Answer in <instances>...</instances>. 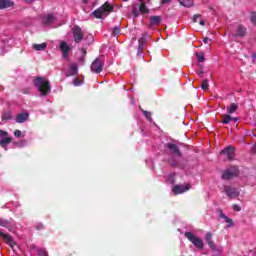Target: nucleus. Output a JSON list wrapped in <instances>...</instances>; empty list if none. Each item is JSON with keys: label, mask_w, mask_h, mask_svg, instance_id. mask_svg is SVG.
Instances as JSON below:
<instances>
[{"label": "nucleus", "mask_w": 256, "mask_h": 256, "mask_svg": "<svg viewBox=\"0 0 256 256\" xmlns=\"http://www.w3.org/2000/svg\"><path fill=\"white\" fill-rule=\"evenodd\" d=\"M11 120V112H4L2 114V121H9Z\"/></svg>", "instance_id": "cd10ccee"}, {"label": "nucleus", "mask_w": 256, "mask_h": 256, "mask_svg": "<svg viewBox=\"0 0 256 256\" xmlns=\"http://www.w3.org/2000/svg\"><path fill=\"white\" fill-rule=\"evenodd\" d=\"M15 137H21V130H16L14 132Z\"/></svg>", "instance_id": "ea45409f"}, {"label": "nucleus", "mask_w": 256, "mask_h": 256, "mask_svg": "<svg viewBox=\"0 0 256 256\" xmlns=\"http://www.w3.org/2000/svg\"><path fill=\"white\" fill-rule=\"evenodd\" d=\"M252 60H253V63H256V55L255 54L252 55Z\"/></svg>", "instance_id": "37998d69"}, {"label": "nucleus", "mask_w": 256, "mask_h": 256, "mask_svg": "<svg viewBox=\"0 0 256 256\" xmlns=\"http://www.w3.org/2000/svg\"><path fill=\"white\" fill-rule=\"evenodd\" d=\"M245 35V29L243 26H238L236 30V37H243Z\"/></svg>", "instance_id": "5701e85b"}, {"label": "nucleus", "mask_w": 256, "mask_h": 256, "mask_svg": "<svg viewBox=\"0 0 256 256\" xmlns=\"http://www.w3.org/2000/svg\"><path fill=\"white\" fill-rule=\"evenodd\" d=\"M9 134L3 130H0V137H2L3 139H5Z\"/></svg>", "instance_id": "c9c22d12"}, {"label": "nucleus", "mask_w": 256, "mask_h": 256, "mask_svg": "<svg viewBox=\"0 0 256 256\" xmlns=\"http://www.w3.org/2000/svg\"><path fill=\"white\" fill-rule=\"evenodd\" d=\"M60 51H62V56L64 57V59H67V57H69V52L71 51V47H69L68 44H66V42H60Z\"/></svg>", "instance_id": "9d476101"}, {"label": "nucleus", "mask_w": 256, "mask_h": 256, "mask_svg": "<svg viewBox=\"0 0 256 256\" xmlns=\"http://www.w3.org/2000/svg\"><path fill=\"white\" fill-rule=\"evenodd\" d=\"M203 42L205 43V45H211V43H213V41L211 39H209L208 37H205L203 39Z\"/></svg>", "instance_id": "f704fd0d"}, {"label": "nucleus", "mask_w": 256, "mask_h": 256, "mask_svg": "<svg viewBox=\"0 0 256 256\" xmlns=\"http://www.w3.org/2000/svg\"><path fill=\"white\" fill-rule=\"evenodd\" d=\"M237 175H239V169L235 166H232L222 173L221 178L225 181H229V179H233L234 177H237Z\"/></svg>", "instance_id": "7ed1b4c3"}, {"label": "nucleus", "mask_w": 256, "mask_h": 256, "mask_svg": "<svg viewBox=\"0 0 256 256\" xmlns=\"http://www.w3.org/2000/svg\"><path fill=\"white\" fill-rule=\"evenodd\" d=\"M140 1V3H143V0H139Z\"/></svg>", "instance_id": "09e8293b"}, {"label": "nucleus", "mask_w": 256, "mask_h": 256, "mask_svg": "<svg viewBox=\"0 0 256 256\" xmlns=\"http://www.w3.org/2000/svg\"><path fill=\"white\" fill-rule=\"evenodd\" d=\"M38 255L39 256H47V251L44 249H38Z\"/></svg>", "instance_id": "72a5a7b5"}, {"label": "nucleus", "mask_w": 256, "mask_h": 256, "mask_svg": "<svg viewBox=\"0 0 256 256\" xmlns=\"http://www.w3.org/2000/svg\"><path fill=\"white\" fill-rule=\"evenodd\" d=\"M252 153H256V143H255L254 146L252 147Z\"/></svg>", "instance_id": "79ce46f5"}, {"label": "nucleus", "mask_w": 256, "mask_h": 256, "mask_svg": "<svg viewBox=\"0 0 256 256\" xmlns=\"http://www.w3.org/2000/svg\"><path fill=\"white\" fill-rule=\"evenodd\" d=\"M0 237H2L5 243H7V245H9L10 247H13V245H15V241H13V238L11 237V235L5 234L0 231Z\"/></svg>", "instance_id": "f8f14e48"}, {"label": "nucleus", "mask_w": 256, "mask_h": 256, "mask_svg": "<svg viewBox=\"0 0 256 256\" xmlns=\"http://www.w3.org/2000/svg\"><path fill=\"white\" fill-rule=\"evenodd\" d=\"M83 53H84V55L87 53V51H85V49H83Z\"/></svg>", "instance_id": "de8ad7c7"}, {"label": "nucleus", "mask_w": 256, "mask_h": 256, "mask_svg": "<svg viewBox=\"0 0 256 256\" xmlns=\"http://www.w3.org/2000/svg\"><path fill=\"white\" fill-rule=\"evenodd\" d=\"M11 141H13V139L11 137L6 136V138L0 140V147L7 151V146L10 145Z\"/></svg>", "instance_id": "2eb2a0df"}, {"label": "nucleus", "mask_w": 256, "mask_h": 256, "mask_svg": "<svg viewBox=\"0 0 256 256\" xmlns=\"http://www.w3.org/2000/svg\"><path fill=\"white\" fill-rule=\"evenodd\" d=\"M78 67L77 64L70 65V75H77Z\"/></svg>", "instance_id": "bb28decb"}, {"label": "nucleus", "mask_w": 256, "mask_h": 256, "mask_svg": "<svg viewBox=\"0 0 256 256\" xmlns=\"http://www.w3.org/2000/svg\"><path fill=\"white\" fill-rule=\"evenodd\" d=\"M237 109H239V106H237V104L235 103H232L230 104V106L227 107V113H229V115H232V113H235Z\"/></svg>", "instance_id": "aec40b11"}, {"label": "nucleus", "mask_w": 256, "mask_h": 256, "mask_svg": "<svg viewBox=\"0 0 256 256\" xmlns=\"http://www.w3.org/2000/svg\"><path fill=\"white\" fill-rule=\"evenodd\" d=\"M196 59L199 61V63H203V61H205V54L196 53Z\"/></svg>", "instance_id": "c85d7f7f"}, {"label": "nucleus", "mask_w": 256, "mask_h": 256, "mask_svg": "<svg viewBox=\"0 0 256 256\" xmlns=\"http://www.w3.org/2000/svg\"><path fill=\"white\" fill-rule=\"evenodd\" d=\"M8 7H13V2L10 0H0V9H7Z\"/></svg>", "instance_id": "a211bd4d"}, {"label": "nucleus", "mask_w": 256, "mask_h": 256, "mask_svg": "<svg viewBox=\"0 0 256 256\" xmlns=\"http://www.w3.org/2000/svg\"><path fill=\"white\" fill-rule=\"evenodd\" d=\"M168 149L174 153V155H177L178 157H181V151H179V147L175 144H168Z\"/></svg>", "instance_id": "dca6fc26"}, {"label": "nucleus", "mask_w": 256, "mask_h": 256, "mask_svg": "<svg viewBox=\"0 0 256 256\" xmlns=\"http://www.w3.org/2000/svg\"><path fill=\"white\" fill-rule=\"evenodd\" d=\"M104 65L105 63L103 62V59L96 58L91 64L92 73H101V71H103Z\"/></svg>", "instance_id": "39448f33"}, {"label": "nucleus", "mask_w": 256, "mask_h": 256, "mask_svg": "<svg viewBox=\"0 0 256 256\" xmlns=\"http://www.w3.org/2000/svg\"><path fill=\"white\" fill-rule=\"evenodd\" d=\"M224 193H226L227 197L230 199H235L239 197V192L237 188H233L231 186H224Z\"/></svg>", "instance_id": "6e6552de"}, {"label": "nucleus", "mask_w": 256, "mask_h": 256, "mask_svg": "<svg viewBox=\"0 0 256 256\" xmlns=\"http://www.w3.org/2000/svg\"><path fill=\"white\" fill-rule=\"evenodd\" d=\"M184 235L197 249H203V240L195 236L192 232H185Z\"/></svg>", "instance_id": "20e7f679"}, {"label": "nucleus", "mask_w": 256, "mask_h": 256, "mask_svg": "<svg viewBox=\"0 0 256 256\" xmlns=\"http://www.w3.org/2000/svg\"><path fill=\"white\" fill-rule=\"evenodd\" d=\"M143 115L148 119V121H153V118H151V112L142 110Z\"/></svg>", "instance_id": "2f4dec72"}, {"label": "nucleus", "mask_w": 256, "mask_h": 256, "mask_svg": "<svg viewBox=\"0 0 256 256\" xmlns=\"http://www.w3.org/2000/svg\"><path fill=\"white\" fill-rule=\"evenodd\" d=\"M32 47L35 51H45L47 49V43L33 44Z\"/></svg>", "instance_id": "6ab92c4d"}, {"label": "nucleus", "mask_w": 256, "mask_h": 256, "mask_svg": "<svg viewBox=\"0 0 256 256\" xmlns=\"http://www.w3.org/2000/svg\"><path fill=\"white\" fill-rule=\"evenodd\" d=\"M139 12H140V13H143V14L149 13V9H147V6L145 5V2H142V3L140 4Z\"/></svg>", "instance_id": "a878e982"}, {"label": "nucleus", "mask_w": 256, "mask_h": 256, "mask_svg": "<svg viewBox=\"0 0 256 256\" xmlns=\"http://www.w3.org/2000/svg\"><path fill=\"white\" fill-rule=\"evenodd\" d=\"M132 14L134 15V17H139V10H137V8H134L132 10Z\"/></svg>", "instance_id": "4c0bfd02"}, {"label": "nucleus", "mask_w": 256, "mask_h": 256, "mask_svg": "<svg viewBox=\"0 0 256 256\" xmlns=\"http://www.w3.org/2000/svg\"><path fill=\"white\" fill-rule=\"evenodd\" d=\"M35 0H25L26 3H33Z\"/></svg>", "instance_id": "a18cd8bd"}, {"label": "nucleus", "mask_w": 256, "mask_h": 256, "mask_svg": "<svg viewBox=\"0 0 256 256\" xmlns=\"http://www.w3.org/2000/svg\"><path fill=\"white\" fill-rule=\"evenodd\" d=\"M183 7H193V0H179Z\"/></svg>", "instance_id": "4be33fe9"}, {"label": "nucleus", "mask_w": 256, "mask_h": 256, "mask_svg": "<svg viewBox=\"0 0 256 256\" xmlns=\"http://www.w3.org/2000/svg\"><path fill=\"white\" fill-rule=\"evenodd\" d=\"M159 23H161L160 16H152L150 18V25H159Z\"/></svg>", "instance_id": "412c9836"}, {"label": "nucleus", "mask_w": 256, "mask_h": 256, "mask_svg": "<svg viewBox=\"0 0 256 256\" xmlns=\"http://www.w3.org/2000/svg\"><path fill=\"white\" fill-rule=\"evenodd\" d=\"M171 0H162V3H170Z\"/></svg>", "instance_id": "49530a36"}, {"label": "nucleus", "mask_w": 256, "mask_h": 256, "mask_svg": "<svg viewBox=\"0 0 256 256\" xmlns=\"http://www.w3.org/2000/svg\"><path fill=\"white\" fill-rule=\"evenodd\" d=\"M221 219H224L226 223H228V227H231L233 225V220L229 217H227V215L222 214L220 215Z\"/></svg>", "instance_id": "393cba45"}, {"label": "nucleus", "mask_w": 256, "mask_h": 256, "mask_svg": "<svg viewBox=\"0 0 256 256\" xmlns=\"http://www.w3.org/2000/svg\"><path fill=\"white\" fill-rule=\"evenodd\" d=\"M191 189V185H176L172 188V191L175 195H180L181 193H185V191H189Z\"/></svg>", "instance_id": "1a4fd4ad"}, {"label": "nucleus", "mask_w": 256, "mask_h": 256, "mask_svg": "<svg viewBox=\"0 0 256 256\" xmlns=\"http://www.w3.org/2000/svg\"><path fill=\"white\" fill-rule=\"evenodd\" d=\"M199 19H201V15L196 14V15H194V17H193V22H194V23H197V21H198Z\"/></svg>", "instance_id": "58836bf2"}, {"label": "nucleus", "mask_w": 256, "mask_h": 256, "mask_svg": "<svg viewBox=\"0 0 256 256\" xmlns=\"http://www.w3.org/2000/svg\"><path fill=\"white\" fill-rule=\"evenodd\" d=\"M112 11H113V6H111V4L106 2L100 8L96 9L92 13V15H94L96 19H103V17H107V15H109V13H111Z\"/></svg>", "instance_id": "f03ea898"}, {"label": "nucleus", "mask_w": 256, "mask_h": 256, "mask_svg": "<svg viewBox=\"0 0 256 256\" xmlns=\"http://www.w3.org/2000/svg\"><path fill=\"white\" fill-rule=\"evenodd\" d=\"M138 43H139V50L141 51V49H143V45H145V34L143 35V37H141L138 40Z\"/></svg>", "instance_id": "c756f323"}, {"label": "nucleus", "mask_w": 256, "mask_h": 256, "mask_svg": "<svg viewBox=\"0 0 256 256\" xmlns=\"http://www.w3.org/2000/svg\"><path fill=\"white\" fill-rule=\"evenodd\" d=\"M27 119H29V114L21 113L16 117V123H25Z\"/></svg>", "instance_id": "f3484780"}, {"label": "nucleus", "mask_w": 256, "mask_h": 256, "mask_svg": "<svg viewBox=\"0 0 256 256\" xmlns=\"http://www.w3.org/2000/svg\"><path fill=\"white\" fill-rule=\"evenodd\" d=\"M0 226L1 227H8L9 222H7L6 220L0 219Z\"/></svg>", "instance_id": "473e14b6"}, {"label": "nucleus", "mask_w": 256, "mask_h": 256, "mask_svg": "<svg viewBox=\"0 0 256 256\" xmlns=\"http://www.w3.org/2000/svg\"><path fill=\"white\" fill-rule=\"evenodd\" d=\"M202 89L204 91H207V89H209V80L205 79L202 81Z\"/></svg>", "instance_id": "7c9ffc66"}, {"label": "nucleus", "mask_w": 256, "mask_h": 256, "mask_svg": "<svg viewBox=\"0 0 256 256\" xmlns=\"http://www.w3.org/2000/svg\"><path fill=\"white\" fill-rule=\"evenodd\" d=\"M81 81H79V79L75 78L73 81V84L75 85V87H79V85H81Z\"/></svg>", "instance_id": "e433bc0d"}, {"label": "nucleus", "mask_w": 256, "mask_h": 256, "mask_svg": "<svg viewBox=\"0 0 256 256\" xmlns=\"http://www.w3.org/2000/svg\"><path fill=\"white\" fill-rule=\"evenodd\" d=\"M111 33L113 37H117V35L121 34V28L119 26H115L114 28L111 29Z\"/></svg>", "instance_id": "b1692460"}, {"label": "nucleus", "mask_w": 256, "mask_h": 256, "mask_svg": "<svg viewBox=\"0 0 256 256\" xmlns=\"http://www.w3.org/2000/svg\"><path fill=\"white\" fill-rule=\"evenodd\" d=\"M231 121L237 122V121H239V119L238 118H233L229 114H223L222 115L221 123H223L224 125H229V123H231Z\"/></svg>", "instance_id": "ddd939ff"}, {"label": "nucleus", "mask_w": 256, "mask_h": 256, "mask_svg": "<svg viewBox=\"0 0 256 256\" xmlns=\"http://www.w3.org/2000/svg\"><path fill=\"white\" fill-rule=\"evenodd\" d=\"M75 43H81L83 41V30L79 26H75L72 30Z\"/></svg>", "instance_id": "423d86ee"}, {"label": "nucleus", "mask_w": 256, "mask_h": 256, "mask_svg": "<svg viewBox=\"0 0 256 256\" xmlns=\"http://www.w3.org/2000/svg\"><path fill=\"white\" fill-rule=\"evenodd\" d=\"M200 25H202V26H205V21L204 20H200Z\"/></svg>", "instance_id": "c03bdc74"}, {"label": "nucleus", "mask_w": 256, "mask_h": 256, "mask_svg": "<svg viewBox=\"0 0 256 256\" xmlns=\"http://www.w3.org/2000/svg\"><path fill=\"white\" fill-rule=\"evenodd\" d=\"M233 209L234 211H241V207H239V205H234Z\"/></svg>", "instance_id": "a19ab883"}, {"label": "nucleus", "mask_w": 256, "mask_h": 256, "mask_svg": "<svg viewBox=\"0 0 256 256\" xmlns=\"http://www.w3.org/2000/svg\"><path fill=\"white\" fill-rule=\"evenodd\" d=\"M211 237H213V234H211L210 232L206 233V236H205L206 243H208V247H210L212 251H217V246L215 245L214 242L211 241Z\"/></svg>", "instance_id": "9b49d317"}, {"label": "nucleus", "mask_w": 256, "mask_h": 256, "mask_svg": "<svg viewBox=\"0 0 256 256\" xmlns=\"http://www.w3.org/2000/svg\"><path fill=\"white\" fill-rule=\"evenodd\" d=\"M53 21H55V16L52 14H47L42 18V23H44V25H50V23H53Z\"/></svg>", "instance_id": "4468645a"}, {"label": "nucleus", "mask_w": 256, "mask_h": 256, "mask_svg": "<svg viewBox=\"0 0 256 256\" xmlns=\"http://www.w3.org/2000/svg\"><path fill=\"white\" fill-rule=\"evenodd\" d=\"M220 155H225L229 161H233L235 159V148L228 146L220 152Z\"/></svg>", "instance_id": "0eeeda50"}, {"label": "nucleus", "mask_w": 256, "mask_h": 256, "mask_svg": "<svg viewBox=\"0 0 256 256\" xmlns=\"http://www.w3.org/2000/svg\"><path fill=\"white\" fill-rule=\"evenodd\" d=\"M123 1H129V0H123Z\"/></svg>", "instance_id": "8fccbe9b"}, {"label": "nucleus", "mask_w": 256, "mask_h": 256, "mask_svg": "<svg viewBox=\"0 0 256 256\" xmlns=\"http://www.w3.org/2000/svg\"><path fill=\"white\" fill-rule=\"evenodd\" d=\"M34 85L35 87H37L42 97H46V95H49V93H51V84L49 83V80H47V78L45 77H36L34 79Z\"/></svg>", "instance_id": "f257e3e1"}]
</instances>
